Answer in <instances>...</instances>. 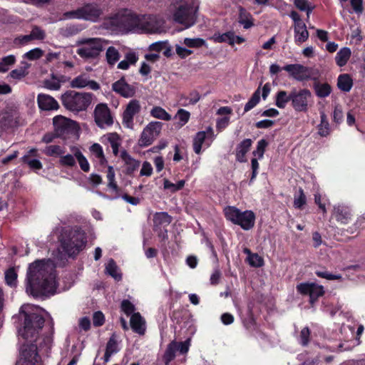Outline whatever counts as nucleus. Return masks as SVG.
<instances>
[{
	"label": "nucleus",
	"instance_id": "f257e3e1",
	"mask_svg": "<svg viewBox=\"0 0 365 365\" xmlns=\"http://www.w3.org/2000/svg\"><path fill=\"white\" fill-rule=\"evenodd\" d=\"M19 125L15 113L4 112L0 115V128L6 133H12Z\"/></svg>",
	"mask_w": 365,
	"mask_h": 365
},
{
	"label": "nucleus",
	"instance_id": "f03ea898",
	"mask_svg": "<svg viewBox=\"0 0 365 365\" xmlns=\"http://www.w3.org/2000/svg\"><path fill=\"white\" fill-rule=\"evenodd\" d=\"M18 274L15 267H10L4 273L6 284L11 287H16L18 283Z\"/></svg>",
	"mask_w": 365,
	"mask_h": 365
},
{
	"label": "nucleus",
	"instance_id": "7ed1b4c3",
	"mask_svg": "<svg viewBox=\"0 0 365 365\" xmlns=\"http://www.w3.org/2000/svg\"><path fill=\"white\" fill-rule=\"evenodd\" d=\"M16 62V58L14 55H9L3 57L0 61V63L2 68H7V71L9 70L10 66H13Z\"/></svg>",
	"mask_w": 365,
	"mask_h": 365
},
{
	"label": "nucleus",
	"instance_id": "20e7f679",
	"mask_svg": "<svg viewBox=\"0 0 365 365\" xmlns=\"http://www.w3.org/2000/svg\"><path fill=\"white\" fill-rule=\"evenodd\" d=\"M10 76L13 78L21 79L23 76V69H15L11 71Z\"/></svg>",
	"mask_w": 365,
	"mask_h": 365
},
{
	"label": "nucleus",
	"instance_id": "39448f33",
	"mask_svg": "<svg viewBox=\"0 0 365 365\" xmlns=\"http://www.w3.org/2000/svg\"><path fill=\"white\" fill-rule=\"evenodd\" d=\"M11 92V88L9 85L0 83V95L8 94Z\"/></svg>",
	"mask_w": 365,
	"mask_h": 365
},
{
	"label": "nucleus",
	"instance_id": "423d86ee",
	"mask_svg": "<svg viewBox=\"0 0 365 365\" xmlns=\"http://www.w3.org/2000/svg\"><path fill=\"white\" fill-rule=\"evenodd\" d=\"M17 157V154L16 153H14L13 154H11V155H9L6 157H4L2 159H1V163L2 164L4 165H6L8 164L9 162H11V160H13L14 159H15Z\"/></svg>",
	"mask_w": 365,
	"mask_h": 365
},
{
	"label": "nucleus",
	"instance_id": "0eeeda50",
	"mask_svg": "<svg viewBox=\"0 0 365 365\" xmlns=\"http://www.w3.org/2000/svg\"><path fill=\"white\" fill-rule=\"evenodd\" d=\"M19 359L16 361V365H23V364L21 361L22 356H23V344H21V343H19Z\"/></svg>",
	"mask_w": 365,
	"mask_h": 365
},
{
	"label": "nucleus",
	"instance_id": "6e6552de",
	"mask_svg": "<svg viewBox=\"0 0 365 365\" xmlns=\"http://www.w3.org/2000/svg\"><path fill=\"white\" fill-rule=\"evenodd\" d=\"M4 306V292L0 287V312H1Z\"/></svg>",
	"mask_w": 365,
	"mask_h": 365
},
{
	"label": "nucleus",
	"instance_id": "1a4fd4ad",
	"mask_svg": "<svg viewBox=\"0 0 365 365\" xmlns=\"http://www.w3.org/2000/svg\"><path fill=\"white\" fill-rule=\"evenodd\" d=\"M17 331H18L19 339H20L21 338H23V332H22L21 327L17 328Z\"/></svg>",
	"mask_w": 365,
	"mask_h": 365
},
{
	"label": "nucleus",
	"instance_id": "9d476101",
	"mask_svg": "<svg viewBox=\"0 0 365 365\" xmlns=\"http://www.w3.org/2000/svg\"><path fill=\"white\" fill-rule=\"evenodd\" d=\"M16 41H19L20 43H23V36H19L17 38H16Z\"/></svg>",
	"mask_w": 365,
	"mask_h": 365
},
{
	"label": "nucleus",
	"instance_id": "9b49d317",
	"mask_svg": "<svg viewBox=\"0 0 365 365\" xmlns=\"http://www.w3.org/2000/svg\"><path fill=\"white\" fill-rule=\"evenodd\" d=\"M19 314H20V315H21V314H23V305H21V306L19 307Z\"/></svg>",
	"mask_w": 365,
	"mask_h": 365
},
{
	"label": "nucleus",
	"instance_id": "f8f14e48",
	"mask_svg": "<svg viewBox=\"0 0 365 365\" xmlns=\"http://www.w3.org/2000/svg\"><path fill=\"white\" fill-rule=\"evenodd\" d=\"M3 209V205L1 202H0V211Z\"/></svg>",
	"mask_w": 365,
	"mask_h": 365
}]
</instances>
